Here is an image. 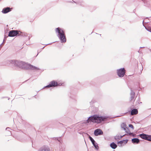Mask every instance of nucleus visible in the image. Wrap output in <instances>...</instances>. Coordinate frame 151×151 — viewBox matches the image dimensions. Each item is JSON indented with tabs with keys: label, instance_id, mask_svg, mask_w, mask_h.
Instances as JSON below:
<instances>
[{
	"label": "nucleus",
	"instance_id": "1",
	"mask_svg": "<svg viewBox=\"0 0 151 151\" xmlns=\"http://www.w3.org/2000/svg\"><path fill=\"white\" fill-rule=\"evenodd\" d=\"M10 62L14 65L17 66L20 68L27 69H29L32 70H38L39 68L30 64H28L25 63L15 60H11Z\"/></svg>",
	"mask_w": 151,
	"mask_h": 151
},
{
	"label": "nucleus",
	"instance_id": "2",
	"mask_svg": "<svg viewBox=\"0 0 151 151\" xmlns=\"http://www.w3.org/2000/svg\"><path fill=\"white\" fill-rule=\"evenodd\" d=\"M109 117L107 116H99L97 115H94L93 116L89 117L87 120L88 123L91 122L93 123H100L102 121H105Z\"/></svg>",
	"mask_w": 151,
	"mask_h": 151
},
{
	"label": "nucleus",
	"instance_id": "3",
	"mask_svg": "<svg viewBox=\"0 0 151 151\" xmlns=\"http://www.w3.org/2000/svg\"><path fill=\"white\" fill-rule=\"evenodd\" d=\"M56 32L58 33V36L61 42H65L66 39L65 35L64 32L63 30L60 29L59 28H58L56 29Z\"/></svg>",
	"mask_w": 151,
	"mask_h": 151
},
{
	"label": "nucleus",
	"instance_id": "4",
	"mask_svg": "<svg viewBox=\"0 0 151 151\" xmlns=\"http://www.w3.org/2000/svg\"><path fill=\"white\" fill-rule=\"evenodd\" d=\"M125 71L124 68L118 70H117V74L120 77H123L125 74Z\"/></svg>",
	"mask_w": 151,
	"mask_h": 151
},
{
	"label": "nucleus",
	"instance_id": "5",
	"mask_svg": "<svg viewBox=\"0 0 151 151\" xmlns=\"http://www.w3.org/2000/svg\"><path fill=\"white\" fill-rule=\"evenodd\" d=\"M18 34L19 32L17 31L12 30L9 31L8 35L9 37H13L16 36Z\"/></svg>",
	"mask_w": 151,
	"mask_h": 151
},
{
	"label": "nucleus",
	"instance_id": "6",
	"mask_svg": "<svg viewBox=\"0 0 151 151\" xmlns=\"http://www.w3.org/2000/svg\"><path fill=\"white\" fill-rule=\"evenodd\" d=\"M103 132L100 129H98L95 130L94 132V134L96 136L102 134Z\"/></svg>",
	"mask_w": 151,
	"mask_h": 151
},
{
	"label": "nucleus",
	"instance_id": "7",
	"mask_svg": "<svg viewBox=\"0 0 151 151\" xmlns=\"http://www.w3.org/2000/svg\"><path fill=\"white\" fill-rule=\"evenodd\" d=\"M58 86L57 82L53 81L50 82L49 84L46 86V87L49 88L52 87H55Z\"/></svg>",
	"mask_w": 151,
	"mask_h": 151
},
{
	"label": "nucleus",
	"instance_id": "8",
	"mask_svg": "<svg viewBox=\"0 0 151 151\" xmlns=\"http://www.w3.org/2000/svg\"><path fill=\"white\" fill-rule=\"evenodd\" d=\"M128 139L124 140L122 141H120L118 142V144L119 146H121L122 145L126 144L128 141Z\"/></svg>",
	"mask_w": 151,
	"mask_h": 151
},
{
	"label": "nucleus",
	"instance_id": "9",
	"mask_svg": "<svg viewBox=\"0 0 151 151\" xmlns=\"http://www.w3.org/2000/svg\"><path fill=\"white\" fill-rule=\"evenodd\" d=\"M130 101H134L135 100V93L134 92L131 90V92L130 93Z\"/></svg>",
	"mask_w": 151,
	"mask_h": 151
},
{
	"label": "nucleus",
	"instance_id": "10",
	"mask_svg": "<svg viewBox=\"0 0 151 151\" xmlns=\"http://www.w3.org/2000/svg\"><path fill=\"white\" fill-rule=\"evenodd\" d=\"M38 151H50V150L48 147L44 146L40 148Z\"/></svg>",
	"mask_w": 151,
	"mask_h": 151
},
{
	"label": "nucleus",
	"instance_id": "11",
	"mask_svg": "<svg viewBox=\"0 0 151 151\" xmlns=\"http://www.w3.org/2000/svg\"><path fill=\"white\" fill-rule=\"evenodd\" d=\"M138 112V111L136 109H134L132 110L131 114L132 115H134L137 114Z\"/></svg>",
	"mask_w": 151,
	"mask_h": 151
},
{
	"label": "nucleus",
	"instance_id": "12",
	"mask_svg": "<svg viewBox=\"0 0 151 151\" xmlns=\"http://www.w3.org/2000/svg\"><path fill=\"white\" fill-rule=\"evenodd\" d=\"M132 142L134 143L138 144L139 142V140L137 138H133L132 139Z\"/></svg>",
	"mask_w": 151,
	"mask_h": 151
},
{
	"label": "nucleus",
	"instance_id": "13",
	"mask_svg": "<svg viewBox=\"0 0 151 151\" xmlns=\"http://www.w3.org/2000/svg\"><path fill=\"white\" fill-rule=\"evenodd\" d=\"M147 135L144 134H142L139 135V136L142 139L146 140Z\"/></svg>",
	"mask_w": 151,
	"mask_h": 151
},
{
	"label": "nucleus",
	"instance_id": "14",
	"mask_svg": "<svg viewBox=\"0 0 151 151\" xmlns=\"http://www.w3.org/2000/svg\"><path fill=\"white\" fill-rule=\"evenodd\" d=\"M111 147L113 149H115L117 147V145L114 142H112L110 144Z\"/></svg>",
	"mask_w": 151,
	"mask_h": 151
},
{
	"label": "nucleus",
	"instance_id": "15",
	"mask_svg": "<svg viewBox=\"0 0 151 151\" xmlns=\"http://www.w3.org/2000/svg\"><path fill=\"white\" fill-rule=\"evenodd\" d=\"M121 127L123 128L124 130H126L127 129L126 127V125L124 123H122L121 125Z\"/></svg>",
	"mask_w": 151,
	"mask_h": 151
},
{
	"label": "nucleus",
	"instance_id": "16",
	"mask_svg": "<svg viewBox=\"0 0 151 151\" xmlns=\"http://www.w3.org/2000/svg\"><path fill=\"white\" fill-rule=\"evenodd\" d=\"M92 144H93V146H94L95 147L97 150L98 149H99V146L95 142L94 143H92Z\"/></svg>",
	"mask_w": 151,
	"mask_h": 151
},
{
	"label": "nucleus",
	"instance_id": "17",
	"mask_svg": "<svg viewBox=\"0 0 151 151\" xmlns=\"http://www.w3.org/2000/svg\"><path fill=\"white\" fill-rule=\"evenodd\" d=\"M11 10H2V12L4 14H6L10 11Z\"/></svg>",
	"mask_w": 151,
	"mask_h": 151
},
{
	"label": "nucleus",
	"instance_id": "18",
	"mask_svg": "<svg viewBox=\"0 0 151 151\" xmlns=\"http://www.w3.org/2000/svg\"><path fill=\"white\" fill-rule=\"evenodd\" d=\"M146 140L149 141H151V135H147Z\"/></svg>",
	"mask_w": 151,
	"mask_h": 151
},
{
	"label": "nucleus",
	"instance_id": "19",
	"mask_svg": "<svg viewBox=\"0 0 151 151\" xmlns=\"http://www.w3.org/2000/svg\"><path fill=\"white\" fill-rule=\"evenodd\" d=\"M125 132L127 134H132V133H131L129 131V130L128 129V128H127V129H126V130H125Z\"/></svg>",
	"mask_w": 151,
	"mask_h": 151
},
{
	"label": "nucleus",
	"instance_id": "20",
	"mask_svg": "<svg viewBox=\"0 0 151 151\" xmlns=\"http://www.w3.org/2000/svg\"><path fill=\"white\" fill-rule=\"evenodd\" d=\"M122 137H120L119 136H116L115 137V139H120V138H121L122 137Z\"/></svg>",
	"mask_w": 151,
	"mask_h": 151
},
{
	"label": "nucleus",
	"instance_id": "21",
	"mask_svg": "<svg viewBox=\"0 0 151 151\" xmlns=\"http://www.w3.org/2000/svg\"><path fill=\"white\" fill-rule=\"evenodd\" d=\"M129 127H130V128H132L133 129H134V127L133 126V125L132 124H130L129 125Z\"/></svg>",
	"mask_w": 151,
	"mask_h": 151
},
{
	"label": "nucleus",
	"instance_id": "22",
	"mask_svg": "<svg viewBox=\"0 0 151 151\" xmlns=\"http://www.w3.org/2000/svg\"><path fill=\"white\" fill-rule=\"evenodd\" d=\"M90 140L91 141V142L92 143H94L95 141H94V140L92 138L91 140Z\"/></svg>",
	"mask_w": 151,
	"mask_h": 151
},
{
	"label": "nucleus",
	"instance_id": "23",
	"mask_svg": "<svg viewBox=\"0 0 151 151\" xmlns=\"http://www.w3.org/2000/svg\"><path fill=\"white\" fill-rule=\"evenodd\" d=\"M12 8H10V7H7L5 8H4L3 9H11Z\"/></svg>",
	"mask_w": 151,
	"mask_h": 151
},
{
	"label": "nucleus",
	"instance_id": "24",
	"mask_svg": "<svg viewBox=\"0 0 151 151\" xmlns=\"http://www.w3.org/2000/svg\"><path fill=\"white\" fill-rule=\"evenodd\" d=\"M89 138L90 140H91L92 138L91 136L89 137Z\"/></svg>",
	"mask_w": 151,
	"mask_h": 151
},
{
	"label": "nucleus",
	"instance_id": "25",
	"mask_svg": "<svg viewBox=\"0 0 151 151\" xmlns=\"http://www.w3.org/2000/svg\"><path fill=\"white\" fill-rule=\"evenodd\" d=\"M9 128L8 127V128H6V129H9Z\"/></svg>",
	"mask_w": 151,
	"mask_h": 151
},
{
	"label": "nucleus",
	"instance_id": "26",
	"mask_svg": "<svg viewBox=\"0 0 151 151\" xmlns=\"http://www.w3.org/2000/svg\"><path fill=\"white\" fill-rule=\"evenodd\" d=\"M144 22V21H143V23Z\"/></svg>",
	"mask_w": 151,
	"mask_h": 151
},
{
	"label": "nucleus",
	"instance_id": "27",
	"mask_svg": "<svg viewBox=\"0 0 151 151\" xmlns=\"http://www.w3.org/2000/svg\"><path fill=\"white\" fill-rule=\"evenodd\" d=\"M2 44H3V43H1V45Z\"/></svg>",
	"mask_w": 151,
	"mask_h": 151
},
{
	"label": "nucleus",
	"instance_id": "28",
	"mask_svg": "<svg viewBox=\"0 0 151 151\" xmlns=\"http://www.w3.org/2000/svg\"><path fill=\"white\" fill-rule=\"evenodd\" d=\"M9 133H10V132H9ZM10 133H9V134H10Z\"/></svg>",
	"mask_w": 151,
	"mask_h": 151
}]
</instances>
